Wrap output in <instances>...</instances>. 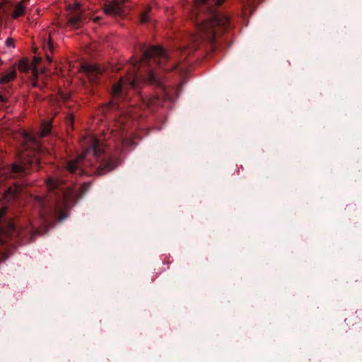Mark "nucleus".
I'll return each mask as SVG.
<instances>
[{"instance_id":"nucleus-1","label":"nucleus","mask_w":362,"mask_h":362,"mask_svg":"<svg viewBox=\"0 0 362 362\" xmlns=\"http://www.w3.org/2000/svg\"><path fill=\"white\" fill-rule=\"evenodd\" d=\"M195 7L194 8L192 16L195 18L197 28V36L194 37V40H206L213 45L216 35L226 30L229 26V19L227 16L223 13H217L211 10L209 13H204L205 18L201 20L199 18L198 13L199 6L204 4L206 1H211L216 6L221 5L224 0H194Z\"/></svg>"},{"instance_id":"nucleus-2","label":"nucleus","mask_w":362,"mask_h":362,"mask_svg":"<svg viewBox=\"0 0 362 362\" xmlns=\"http://www.w3.org/2000/svg\"><path fill=\"white\" fill-rule=\"evenodd\" d=\"M155 59L156 62L159 66H163V63L168 59V53L160 47L153 46L144 52L141 60L139 62H134V69L127 74V76L120 78L119 81L114 85L112 89V95L117 97L121 92L122 88L128 83L131 88L136 89L139 87V80L135 75V69L141 65V64L146 59Z\"/></svg>"},{"instance_id":"nucleus-3","label":"nucleus","mask_w":362,"mask_h":362,"mask_svg":"<svg viewBox=\"0 0 362 362\" xmlns=\"http://www.w3.org/2000/svg\"><path fill=\"white\" fill-rule=\"evenodd\" d=\"M90 146L79 156L76 160H71L67 164V170L71 173H74L79 167L87 168L91 166L100 157L103 149L99 143V141L94 138H88Z\"/></svg>"},{"instance_id":"nucleus-4","label":"nucleus","mask_w":362,"mask_h":362,"mask_svg":"<svg viewBox=\"0 0 362 362\" xmlns=\"http://www.w3.org/2000/svg\"><path fill=\"white\" fill-rule=\"evenodd\" d=\"M35 164L37 167L40 164L38 158L30 157L28 154H22L19 157V163H14L12 165V171L13 173H23L25 172L28 166Z\"/></svg>"},{"instance_id":"nucleus-5","label":"nucleus","mask_w":362,"mask_h":362,"mask_svg":"<svg viewBox=\"0 0 362 362\" xmlns=\"http://www.w3.org/2000/svg\"><path fill=\"white\" fill-rule=\"evenodd\" d=\"M126 0H113L105 4L104 11L107 15L119 16L124 11Z\"/></svg>"},{"instance_id":"nucleus-6","label":"nucleus","mask_w":362,"mask_h":362,"mask_svg":"<svg viewBox=\"0 0 362 362\" xmlns=\"http://www.w3.org/2000/svg\"><path fill=\"white\" fill-rule=\"evenodd\" d=\"M117 165L118 162L113 158L103 160V162L101 163L97 168L95 174L97 175H105L115 169Z\"/></svg>"},{"instance_id":"nucleus-7","label":"nucleus","mask_w":362,"mask_h":362,"mask_svg":"<svg viewBox=\"0 0 362 362\" xmlns=\"http://www.w3.org/2000/svg\"><path fill=\"white\" fill-rule=\"evenodd\" d=\"M81 71L87 75L89 81L92 83L97 81L98 76L101 73L100 69L94 64H83Z\"/></svg>"},{"instance_id":"nucleus-8","label":"nucleus","mask_w":362,"mask_h":362,"mask_svg":"<svg viewBox=\"0 0 362 362\" xmlns=\"http://www.w3.org/2000/svg\"><path fill=\"white\" fill-rule=\"evenodd\" d=\"M84 19V14L82 12L71 13L69 17V23L74 28H78Z\"/></svg>"},{"instance_id":"nucleus-9","label":"nucleus","mask_w":362,"mask_h":362,"mask_svg":"<svg viewBox=\"0 0 362 362\" xmlns=\"http://www.w3.org/2000/svg\"><path fill=\"white\" fill-rule=\"evenodd\" d=\"M22 189L21 185H14L13 187H9L4 194V199L6 201L11 200L16 194L20 193Z\"/></svg>"},{"instance_id":"nucleus-10","label":"nucleus","mask_w":362,"mask_h":362,"mask_svg":"<svg viewBox=\"0 0 362 362\" xmlns=\"http://www.w3.org/2000/svg\"><path fill=\"white\" fill-rule=\"evenodd\" d=\"M147 81L151 85H155L159 87L163 86V79L152 71L148 72Z\"/></svg>"},{"instance_id":"nucleus-11","label":"nucleus","mask_w":362,"mask_h":362,"mask_svg":"<svg viewBox=\"0 0 362 362\" xmlns=\"http://www.w3.org/2000/svg\"><path fill=\"white\" fill-rule=\"evenodd\" d=\"M25 12V6H23L22 2H19L16 6L14 11L12 13V18L16 19L18 17L23 16Z\"/></svg>"},{"instance_id":"nucleus-12","label":"nucleus","mask_w":362,"mask_h":362,"mask_svg":"<svg viewBox=\"0 0 362 362\" xmlns=\"http://www.w3.org/2000/svg\"><path fill=\"white\" fill-rule=\"evenodd\" d=\"M16 76L15 70H12L0 78V83H7L13 81Z\"/></svg>"},{"instance_id":"nucleus-13","label":"nucleus","mask_w":362,"mask_h":362,"mask_svg":"<svg viewBox=\"0 0 362 362\" xmlns=\"http://www.w3.org/2000/svg\"><path fill=\"white\" fill-rule=\"evenodd\" d=\"M147 105L148 107H158L163 105L160 98L157 95H153L148 99Z\"/></svg>"},{"instance_id":"nucleus-14","label":"nucleus","mask_w":362,"mask_h":362,"mask_svg":"<svg viewBox=\"0 0 362 362\" xmlns=\"http://www.w3.org/2000/svg\"><path fill=\"white\" fill-rule=\"evenodd\" d=\"M52 126L49 122L44 123L42 125V129H41V136H47L50 132H51Z\"/></svg>"},{"instance_id":"nucleus-15","label":"nucleus","mask_w":362,"mask_h":362,"mask_svg":"<svg viewBox=\"0 0 362 362\" xmlns=\"http://www.w3.org/2000/svg\"><path fill=\"white\" fill-rule=\"evenodd\" d=\"M46 185L49 189H54L57 187L59 185V182L57 180H54L52 178H48L46 181Z\"/></svg>"},{"instance_id":"nucleus-16","label":"nucleus","mask_w":362,"mask_h":362,"mask_svg":"<svg viewBox=\"0 0 362 362\" xmlns=\"http://www.w3.org/2000/svg\"><path fill=\"white\" fill-rule=\"evenodd\" d=\"M28 64L26 59H22L18 63V69L22 72L28 71Z\"/></svg>"},{"instance_id":"nucleus-17","label":"nucleus","mask_w":362,"mask_h":362,"mask_svg":"<svg viewBox=\"0 0 362 362\" xmlns=\"http://www.w3.org/2000/svg\"><path fill=\"white\" fill-rule=\"evenodd\" d=\"M43 49L45 51L49 50L51 52L53 51V45L50 36H49L47 41L44 42Z\"/></svg>"},{"instance_id":"nucleus-18","label":"nucleus","mask_w":362,"mask_h":362,"mask_svg":"<svg viewBox=\"0 0 362 362\" xmlns=\"http://www.w3.org/2000/svg\"><path fill=\"white\" fill-rule=\"evenodd\" d=\"M32 74H33V76L34 78V80L32 82V86L33 88H36L38 86V84H37V67L36 66H35L33 68V70H32Z\"/></svg>"},{"instance_id":"nucleus-19","label":"nucleus","mask_w":362,"mask_h":362,"mask_svg":"<svg viewBox=\"0 0 362 362\" xmlns=\"http://www.w3.org/2000/svg\"><path fill=\"white\" fill-rule=\"evenodd\" d=\"M151 7L148 6L146 8V9L144 11V12L141 15V23H146L148 20V14L151 11Z\"/></svg>"},{"instance_id":"nucleus-20","label":"nucleus","mask_w":362,"mask_h":362,"mask_svg":"<svg viewBox=\"0 0 362 362\" xmlns=\"http://www.w3.org/2000/svg\"><path fill=\"white\" fill-rule=\"evenodd\" d=\"M80 6L81 5L79 3H76L72 5H69L68 10L71 12V13H73L77 11L79 9Z\"/></svg>"},{"instance_id":"nucleus-21","label":"nucleus","mask_w":362,"mask_h":362,"mask_svg":"<svg viewBox=\"0 0 362 362\" xmlns=\"http://www.w3.org/2000/svg\"><path fill=\"white\" fill-rule=\"evenodd\" d=\"M58 193L63 194L64 202V204H66L68 202V201L69 200V199H70V193L69 192H64L61 189H59Z\"/></svg>"},{"instance_id":"nucleus-22","label":"nucleus","mask_w":362,"mask_h":362,"mask_svg":"<svg viewBox=\"0 0 362 362\" xmlns=\"http://www.w3.org/2000/svg\"><path fill=\"white\" fill-rule=\"evenodd\" d=\"M6 45L9 48H14L15 47V42L13 38H8L6 40Z\"/></svg>"},{"instance_id":"nucleus-23","label":"nucleus","mask_w":362,"mask_h":362,"mask_svg":"<svg viewBox=\"0 0 362 362\" xmlns=\"http://www.w3.org/2000/svg\"><path fill=\"white\" fill-rule=\"evenodd\" d=\"M67 122L69 123V124H70L71 126H72V125H73V123H74V117H73V116H72V115H69V116H68V117H67Z\"/></svg>"},{"instance_id":"nucleus-24","label":"nucleus","mask_w":362,"mask_h":362,"mask_svg":"<svg viewBox=\"0 0 362 362\" xmlns=\"http://www.w3.org/2000/svg\"><path fill=\"white\" fill-rule=\"evenodd\" d=\"M41 59L40 57H35L34 59H33V62L37 64H38L40 62Z\"/></svg>"},{"instance_id":"nucleus-25","label":"nucleus","mask_w":362,"mask_h":362,"mask_svg":"<svg viewBox=\"0 0 362 362\" xmlns=\"http://www.w3.org/2000/svg\"><path fill=\"white\" fill-rule=\"evenodd\" d=\"M47 59L49 62H52V58L48 54H47Z\"/></svg>"},{"instance_id":"nucleus-26","label":"nucleus","mask_w":362,"mask_h":362,"mask_svg":"<svg viewBox=\"0 0 362 362\" xmlns=\"http://www.w3.org/2000/svg\"><path fill=\"white\" fill-rule=\"evenodd\" d=\"M35 233H36V232H35V231H34V232L31 234V238H34V235H35Z\"/></svg>"},{"instance_id":"nucleus-27","label":"nucleus","mask_w":362,"mask_h":362,"mask_svg":"<svg viewBox=\"0 0 362 362\" xmlns=\"http://www.w3.org/2000/svg\"><path fill=\"white\" fill-rule=\"evenodd\" d=\"M41 199H42V198H41V197H37V200L40 201V200H41Z\"/></svg>"}]
</instances>
